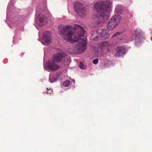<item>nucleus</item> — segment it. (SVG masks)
I'll return each instance as SVG.
<instances>
[{
	"instance_id": "nucleus-1",
	"label": "nucleus",
	"mask_w": 152,
	"mask_h": 152,
	"mask_svg": "<svg viewBox=\"0 0 152 152\" xmlns=\"http://www.w3.org/2000/svg\"><path fill=\"white\" fill-rule=\"evenodd\" d=\"M59 34L62 35V37L67 41L71 43L78 41L77 44L73 45V49L77 53L83 52L87 45L86 38H80L85 33L84 29L78 25H75L74 30H72L70 25H61L58 26Z\"/></svg>"
},
{
	"instance_id": "nucleus-2",
	"label": "nucleus",
	"mask_w": 152,
	"mask_h": 152,
	"mask_svg": "<svg viewBox=\"0 0 152 152\" xmlns=\"http://www.w3.org/2000/svg\"><path fill=\"white\" fill-rule=\"evenodd\" d=\"M112 4L111 1L107 0L106 1H99L95 3L94 5V8L100 15L106 12L108 13L111 10L110 6Z\"/></svg>"
},
{
	"instance_id": "nucleus-3",
	"label": "nucleus",
	"mask_w": 152,
	"mask_h": 152,
	"mask_svg": "<svg viewBox=\"0 0 152 152\" xmlns=\"http://www.w3.org/2000/svg\"><path fill=\"white\" fill-rule=\"evenodd\" d=\"M121 16L119 15H115L109 20L107 26V29L111 31L115 28L119 23Z\"/></svg>"
},
{
	"instance_id": "nucleus-4",
	"label": "nucleus",
	"mask_w": 152,
	"mask_h": 152,
	"mask_svg": "<svg viewBox=\"0 0 152 152\" xmlns=\"http://www.w3.org/2000/svg\"><path fill=\"white\" fill-rule=\"evenodd\" d=\"M74 7L75 11L79 16L83 17L86 15V9L81 3L79 1L75 2Z\"/></svg>"
},
{
	"instance_id": "nucleus-5",
	"label": "nucleus",
	"mask_w": 152,
	"mask_h": 152,
	"mask_svg": "<svg viewBox=\"0 0 152 152\" xmlns=\"http://www.w3.org/2000/svg\"><path fill=\"white\" fill-rule=\"evenodd\" d=\"M108 14L106 12L102 15L99 14V16H96L94 18V21L98 25H100L105 22L108 18Z\"/></svg>"
},
{
	"instance_id": "nucleus-6",
	"label": "nucleus",
	"mask_w": 152,
	"mask_h": 152,
	"mask_svg": "<svg viewBox=\"0 0 152 152\" xmlns=\"http://www.w3.org/2000/svg\"><path fill=\"white\" fill-rule=\"evenodd\" d=\"M47 68L52 71H55L59 68V66L54 60L48 61L45 64Z\"/></svg>"
},
{
	"instance_id": "nucleus-7",
	"label": "nucleus",
	"mask_w": 152,
	"mask_h": 152,
	"mask_svg": "<svg viewBox=\"0 0 152 152\" xmlns=\"http://www.w3.org/2000/svg\"><path fill=\"white\" fill-rule=\"evenodd\" d=\"M52 40L51 34L48 31L44 32L43 34L42 43L45 45H47L51 43Z\"/></svg>"
},
{
	"instance_id": "nucleus-8",
	"label": "nucleus",
	"mask_w": 152,
	"mask_h": 152,
	"mask_svg": "<svg viewBox=\"0 0 152 152\" xmlns=\"http://www.w3.org/2000/svg\"><path fill=\"white\" fill-rule=\"evenodd\" d=\"M98 32L102 39H107L110 36L108 31L104 29L98 30Z\"/></svg>"
},
{
	"instance_id": "nucleus-9",
	"label": "nucleus",
	"mask_w": 152,
	"mask_h": 152,
	"mask_svg": "<svg viewBox=\"0 0 152 152\" xmlns=\"http://www.w3.org/2000/svg\"><path fill=\"white\" fill-rule=\"evenodd\" d=\"M66 57V55L63 52L58 53L53 56V60L56 62L60 61L62 59H65Z\"/></svg>"
},
{
	"instance_id": "nucleus-10",
	"label": "nucleus",
	"mask_w": 152,
	"mask_h": 152,
	"mask_svg": "<svg viewBox=\"0 0 152 152\" xmlns=\"http://www.w3.org/2000/svg\"><path fill=\"white\" fill-rule=\"evenodd\" d=\"M116 50V53L115 54V56L116 57H119L125 53V48L123 46L117 47Z\"/></svg>"
},
{
	"instance_id": "nucleus-11",
	"label": "nucleus",
	"mask_w": 152,
	"mask_h": 152,
	"mask_svg": "<svg viewBox=\"0 0 152 152\" xmlns=\"http://www.w3.org/2000/svg\"><path fill=\"white\" fill-rule=\"evenodd\" d=\"M135 34L136 35L135 43H139L141 42L143 39L142 34L140 33V32L136 31L135 32Z\"/></svg>"
},
{
	"instance_id": "nucleus-12",
	"label": "nucleus",
	"mask_w": 152,
	"mask_h": 152,
	"mask_svg": "<svg viewBox=\"0 0 152 152\" xmlns=\"http://www.w3.org/2000/svg\"><path fill=\"white\" fill-rule=\"evenodd\" d=\"M111 46V45H110L107 41L102 42L100 44V48L102 50H103L105 48L109 49Z\"/></svg>"
},
{
	"instance_id": "nucleus-13",
	"label": "nucleus",
	"mask_w": 152,
	"mask_h": 152,
	"mask_svg": "<svg viewBox=\"0 0 152 152\" xmlns=\"http://www.w3.org/2000/svg\"><path fill=\"white\" fill-rule=\"evenodd\" d=\"M122 7L121 5H118L115 10V12L117 14L115 15H119L122 13Z\"/></svg>"
},
{
	"instance_id": "nucleus-14",
	"label": "nucleus",
	"mask_w": 152,
	"mask_h": 152,
	"mask_svg": "<svg viewBox=\"0 0 152 152\" xmlns=\"http://www.w3.org/2000/svg\"><path fill=\"white\" fill-rule=\"evenodd\" d=\"M91 38L94 41H96L98 39L99 35V33L98 32V30L93 31L91 33Z\"/></svg>"
},
{
	"instance_id": "nucleus-15",
	"label": "nucleus",
	"mask_w": 152,
	"mask_h": 152,
	"mask_svg": "<svg viewBox=\"0 0 152 152\" xmlns=\"http://www.w3.org/2000/svg\"><path fill=\"white\" fill-rule=\"evenodd\" d=\"M36 20L37 22H39L41 23H44L46 20V18L45 16L37 17L36 18Z\"/></svg>"
},
{
	"instance_id": "nucleus-16",
	"label": "nucleus",
	"mask_w": 152,
	"mask_h": 152,
	"mask_svg": "<svg viewBox=\"0 0 152 152\" xmlns=\"http://www.w3.org/2000/svg\"><path fill=\"white\" fill-rule=\"evenodd\" d=\"M70 83V81L69 80H66L63 83V85L64 86L68 87L69 86Z\"/></svg>"
},
{
	"instance_id": "nucleus-17",
	"label": "nucleus",
	"mask_w": 152,
	"mask_h": 152,
	"mask_svg": "<svg viewBox=\"0 0 152 152\" xmlns=\"http://www.w3.org/2000/svg\"><path fill=\"white\" fill-rule=\"evenodd\" d=\"M80 67L81 69H84L86 68V67L84 66L81 62H80Z\"/></svg>"
},
{
	"instance_id": "nucleus-18",
	"label": "nucleus",
	"mask_w": 152,
	"mask_h": 152,
	"mask_svg": "<svg viewBox=\"0 0 152 152\" xmlns=\"http://www.w3.org/2000/svg\"><path fill=\"white\" fill-rule=\"evenodd\" d=\"M121 33V32H117L114 34L112 36V37L113 38L115 37L116 36L120 35Z\"/></svg>"
},
{
	"instance_id": "nucleus-19",
	"label": "nucleus",
	"mask_w": 152,
	"mask_h": 152,
	"mask_svg": "<svg viewBox=\"0 0 152 152\" xmlns=\"http://www.w3.org/2000/svg\"><path fill=\"white\" fill-rule=\"evenodd\" d=\"M98 62V60L97 59H96L94 60L93 61V63L94 64H96Z\"/></svg>"
},
{
	"instance_id": "nucleus-20",
	"label": "nucleus",
	"mask_w": 152,
	"mask_h": 152,
	"mask_svg": "<svg viewBox=\"0 0 152 152\" xmlns=\"http://www.w3.org/2000/svg\"><path fill=\"white\" fill-rule=\"evenodd\" d=\"M52 92V91L50 89H49V91H48V92H47V94H50L51 92Z\"/></svg>"
},
{
	"instance_id": "nucleus-21",
	"label": "nucleus",
	"mask_w": 152,
	"mask_h": 152,
	"mask_svg": "<svg viewBox=\"0 0 152 152\" xmlns=\"http://www.w3.org/2000/svg\"><path fill=\"white\" fill-rule=\"evenodd\" d=\"M49 81H50V82H53V81H52L51 80L50 78L49 79Z\"/></svg>"
},
{
	"instance_id": "nucleus-22",
	"label": "nucleus",
	"mask_w": 152,
	"mask_h": 152,
	"mask_svg": "<svg viewBox=\"0 0 152 152\" xmlns=\"http://www.w3.org/2000/svg\"><path fill=\"white\" fill-rule=\"evenodd\" d=\"M73 80V81H74V82L75 81V80Z\"/></svg>"
}]
</instances>
